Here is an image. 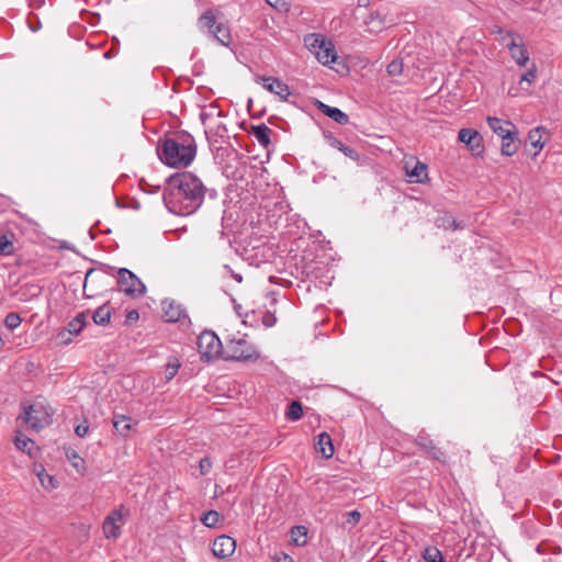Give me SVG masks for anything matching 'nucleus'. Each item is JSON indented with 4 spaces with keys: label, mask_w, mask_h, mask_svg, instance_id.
Segmentation results:
<instances>
[{
    "label": "nucleus",
    "mask_w": 562,
    "mask_h": 562,
    "mask_svg": "<svg viewBox=\"0 0 562 562\" xmlns=\"http://www.w3.org/2000/svg\"><path fill=\"white\" fill-rule=\"evenodd\" d=\"M204 195L202 181L191 172H182L167 179L162 199L171 213L186 216L202 205Z\"/></svg>",
    "instance_id": "obj_1"
},
{
    "label": "nucleus",
    "mask_w": 562,
    "mask_h": 562,
    "mask_svg": "<svg viewBox=\"0 0 562 562\" xmlns=\"http://www.w3.org/2000/svg\"><path fill=\"white\" fill-rule=\"evenodd\" d=\"M157 154L170 167H187L195 157L196 144L191 134L180 131L165 138L157 146Z\"/></svg>",
    "instance_id": "obj_2"
},
{
    "label": "nucleus",
    "mask_w": 562,
    "mask_h": 562,
    "mask_svg": "<svg viewBox=\"0 0 562 562\" xmlns=\"http://www.w3.org/2000/svg\"><path fill=\"white\" fill-rule=\"evenodd\" d=\"M260 357L257 348L243 337L226 340L223 359L228 361H256Z\"/></svg>",
    "instance_id": "obj_3"
},
{
    "label": "nucleus",
    "mask_w": 562,
    "mask_h": 562,
    "mask_svg": "<svg viewBox=\"0 0 562 562\" xmlns=\"http://www.w3.org/2000/svg\"><path fill=\"white\" fill-rule=\"evenodd\" d=\"M29 429L40 431L52 424L53 413L42 403L23 405V414L20 417Z\"/></svg>",
    "instance_id": "obj_4"
},
{
    "label": "nucleus",
    "mask_w": 562,
    "mask_h": 562,
    "mask_svg": "<svg viewBox=\"0 0 562 562\" xmlns=\"http://www.w3.org/2000/svg\"><path fill=\"white\" fill-rule=\"evenodd\" d=\"M198 350L204 361L215 360L224 356V348L214 331L204 330L198 337Z\"/></svg>",
    "instance_id": "obj_5"
},
{
    "label": "nucleus",
    "mask_w": 562,
    "mask_h": 562,
    "mask_svg": "<svg viewBox=\"0 0 562 562\" xmlns=\"http://www.w3.org/2000/svg\"><path fill=\"white\" fill-rule=\"evenodd\" d=\"M117 288L131 297H140L146 293V286L140 279L126 268L117 270Z\"/></svg>",
    "instance_id": "obj_6"
},
{
    "label": "nucleus",
    "mask_w": 562,
    "mask_h": 562,
    "mask_svg": "<svg viewBox=\"0 0 562 562\" xmlns=\"http://www.w3.org/2000/svg\"><path fill=\"white\" fill-rule=\"evenodd\" d=\"M459 142L465 144L474 156H482L484 153L483 137L473 128H461L458 134Z\"/></svg>",
    "instance_id": "obj_7"
},
{
    "label": "nucleus",
    "mask_w": 562,
    "mask_h": 562,
    "mask_svg": "<svg viewBox=\"0 0 562 562\" xmlns=\"http://www.w3.org/2000/svg\"><path fill=\"white\" fill-rule=\"evenodd\" d=\"M509 40L506 43V47L508 48L512 58L519 65L525 66L527 61L529 60V54L527 49L524 47V44L521 41L518 43L516 40L519 38L515 33L507 32L506 35L503 37V42H506V40Z\"/></svg>",
    "instance_id": "obj_8"
},
{
    "label": "nucleus",
    "mask_w": 562,
    "mask_h": 562,
    "mask_svg": "<svg viewBox=\"0 0 562 562\" xmlns=\"http://www.w3.org/2000/svg\"><path fill=\"white\" fill-rule=\"evenodd\" d=\"M255 80L257 83L262 85L269 92L280 97L283 101L290 95L289 86L276 77L257 76Z\"/></svg>",
    "instance_id": "obj_9"
},
{
    "label": "nucleus",
    "mask_w": 562,
    "mask_h": 562,
    "mask_svg": "<svg viewBox=\"0 0 562 562\" xmlns=\"http://www.w3.org/2000/svg\"><path fill=\"white\" fill-rule=\"evenodd\" d=\"M414 443L423 449L427 453L428 458L439 461L440 463L447 462L446 453L434 443L428 435L420 432L414 439Z\"/></svg>",
    "instance_id": "obj_10"
},
{
    "label": "nucleus",
    "mask_w": 562,
    "mask_h": 562,
    "mask_svg": "<svg viewBox=\"0 0 562 562\" xmlns=\"http://www.w3.org/2000/svg\"><path fill=\"white\" fill-rule=\"evenodd\" d=\"M87 325V315L85 312L79 313L75 318H72L67 327H65L58 334V338L63 344H68L71 341L72 336H77L81 333L83 327Z\"/></svg>",
    "instance_id": "obj_11"
},
{
    "label": "nucleus",
    "mask_w": 562,
    "mask_h": 562,
    "mask_svg": "<svg viewBox=\"0 0 562 562\" xmlns=\"http://www.w3.org/2000/svg\"><path fill=\"white\" fill-rule=\"evenodd\" d=\"M236 549L235 540L226 535L218 536L212 546V552L220 559H226L233 555Z\"/></svg>",
    "instance_id": "obj_12"
},
{
    "label": "nucleus",
    "mask_w": 562,
    "mask_h": 562,
    "mask_svg": "<svg viewBox=\"0 0 562 562\" xmlns=\"http://www.w3.org/2000/svg\"><path fill=\"white\" fill-rule=\"evenodd\" d=\"M162 317L166 322L176 323L186 317L184 308L175 300L166 299L161 302Z\"/></svg>",
    "instance_id": "obj_13"
},
{
    "label": "nucleus",
    "mask_w": 562,
    "mask_h": 562,
    "mask_svg": "<svg viewBox=\"0 0 562 562\" xmlns=\"http://www.w3.org/2000/svg\"><path fill=\"white\" fill-rule=\"evenodd\" d=\"M518 149V131L515 126L508 133L503 135L501 151L504 156H513Z\"/></svg>",
    "instance_id": "obj_14"
},
{
    "label": "nucleus",
    "mask_w": 562,
    "mask_h": 562,
    "mask_svg": "<svg viewBox=\"0 0 562 562\" xmlns=\"http://www.w3.org/2000/svg\"><path fill=\"white\" fill-rule=\"evenodd\" d=\"M317 109L325 114L326 116L334 120L336 123L340 125H346L349 123V116L339 110L338 108L329 106L321 101H317Z\"/></svg>",
    "instance_id": "obj_15"
},
{
    "label": "nucleus",
    "mask_w": 562,
    "mask_h": 562,
    "mask_svg": "<svg viewBox=\"0 0 562 562\" xmlns=\"http://www.w3.org/2000/svg\"><path fill=\"white\" fill-rule=\"evenodd\" d=\"M315 57L323 65L335 63L337 55L333 43L330 41H326L325 45L316 50Z\"/></svg>",
    "instance_id": "obj_16"
},
{
    "label": "nucleus",
    "mask_w": 562,
    "mask_h": 562,
    "mask_svg": "<svg viewBox=\"0 0 562 562\" xmlns=\"http://www.w3.org/2000/svg\"><path fill=\"white\" fill-rule=\"evenodd\" d=\"M316 449L325 459H330L334 456L333 440L327 432H322L317 436Z\"/></svg>",
    "instance_id": "obj_17"
},
{
    "label": "nucleus",
    "mask_w": 562,
    "mask_h": 562,
    "mask_svg": "<svg viewBox=\"0 0 562 562\" xmlns=\"http://www.w3.org/2000/svg\"><path fill=\"white\" fill-rule=\"evenodd\" d=\"M248 133L255 136L258 143L265 148H267L271 143L270 135L272 131L266 124L251 125Z\"/></svg>",
    "instance_id": "obj_18"
},
{
    "label": "nucleus",
    "mask_w": 562,
    "mask_h": 562,
    "mask_svg": "<svg viewBox=\"0 0 562 562\" xmlns=\"http://www.w3.org/2000/svg\"><path fill=\"white\" fill-rule=\"evenodd\" d=\"M405 170L411 182L424 183L425 179H427V166L420 161H416L412 169L406 165Z\"/></svg>",
    "instance_id": "obj_19"
},
{
    "label": "nucleus",
    "mask_w": 562,
    "mask_h": 562,
    "mask_svg": "<svg viewBox=\"0 0 562 562\" xmlns=\"http://www.w3.org/2000/svg\"><path fill=\"white\" fill-rule=\"evenodd\" d=\"M486 121L490 128L501 138H503L504 134L508 133L515 127V125L509 121H503L495 116H487Z\"/></svg>",
    "instance_id": "obj_20"
},
{
    "label": "nucleus",
    "mask_w": 562,
    "mask_h": 562,
    "mask_svg": "<svg viewBox=\"0 0 562 562\" xmlns=\"http://www.w3.org/2000/svg\"><path fill=\"white\" fill-rule=\"evenodd\" d=\"M326 138H327V142H328L329 146H331L333 148L338 149L345 156H347L348 158H350V159H352L355 161L359 160L360 155H359V153L355 148L345 145L340 139H338V138H336L334 136H327Z\"/></svg>",
    "instance_id": "obj_21"
},
{
    "label": "nucleus",
    "mask_w": 562,
    "mask_h": 562,
    "mask_svg": "<svg viewBox=\"0 0 562 562\" xmlns=\"http://www.w3.org/2000/svg\"><path fill=\"white\" fill-rule=\"evenodd\" d=\"M435 224L438 228L442 229H460L464 226L458 222L450 213L443 212L439 214L435 221Z\"/></svg>",
    "instance_id": "obj_22"
},
{
    "label": "nucleus",
    "mask_w": 562,
    "mask_h": 562,
    "mask_svg": "<svg viewBox=\"0 0 562 562\" xmlns=\"http://www.w3.org/2000/svg\"><path fill=\"white\" fill-rule=\"evenodd\" d=\"M210 35L223 46H228L231 44V31L225 23H218Z\"/></svg>",
    "instance_id": "obj_23"
},
{
    "label": "nucleus",
    "mask_w": 562,
    "mask_h": 562,
    "mask_svg": "<svg viewBox=\"0 0 562 562\" xmlns=\"http://www.w3.org/2000/svg\"><path fill=\"white\" fill-rule=\"evenodd\" d=\"M133 423L132 419L125 415H114L113 417V427L115 430L126 437L128 431L132 429Z\"/></svg>",
    "instance_id": "obj_24"
},
{
    "label": "nucleus",
    "mask_w": 562,
    "mask_h": 562,
    "mask_svg": "<svg viewBox=\"0 0 562 562\" xmlns=\"http://www.w3.org/2000/svg\"><path fill=\"white\" fill-rule=\"evenodd\" d=\"M34 445L35 443L33 440L27 438L22 432H18L15 440H14V446L18 450H20L22 452H26L30 457H33L34 456V453H33Z\"/></svg>",
    "instance_id": "obj_25"
},
{
    "label": "nucleus",
    "mask_w": 562,
    "mask_h": 562,
    "mask_svg": "<svg viewBox=\"0 0 562 562\" xmlns=\"http://www.w3.org/2000/svg\"><path fill=\"white\" fill-rule=\"evenodd\" d=\"M199 24L201 29H206L210 35L218 23H216V16L213 11L207 10L199 18Z\"/></svg>",
    "instance_id": "obj_26"
},
{
    "label": "nucleus",
    "mask_w": 562,
    "mask_h": 562,
    "mask_svg": "<svg viewBox=\"0 0 562 562\" xmlns=\"http://www.w3.org/2000/svg\"><path fill=\"white\" fill-rule=\"evenodd\" d=\"M291 539L295 546H304L307 542V528L305 526H294L291 529Z\"/></svg>",
    "instance_id": "obj_27"
},
{
    "label": "nucleus",
    "mask_w": 562,
    "mask_h": 562,
    "mask_svg": "<svg viewBox=\"0 0 562 562\" xmlns=\"http://www.w3.org/2000/svg\"><path fill=\"white\" fill-rule=\"evenodd\" d=\"M326 38L319 34H310L305 36V46L315 55L316 50L325 45Z\"/></svg>",
    "instance_id": "obj_28"
},
{
    "label": "nucleus",
    "mask_w": 562,
    "mask_h": 562,
    "mask_svg": "<svg viewBox=\"0 0 562 562\" xmlns=\"http://www.w3.org/2000/svg\"><path fill=\"white\" fill-rule=\"evenodd\" d=\"M110 318L111 312L106 305L98 307L92 314V319L97 325L104 326L110 322Z\"/></svg>",
    "instance_id": "obj_29"
},
{
    "label": "nucleus",
    "mask_w": 562,
    "mask_h": 562,
    "mask_svg": "<svg viewBox=\"0 0 562 562\" xmlns=\"http://www.w3.org/2000/svg\"><path fill=\"white\" fill-rule=\"evenodd\" d=\"M544 132V128L542 127H536L531 130L528 134V139L533 148H536V153H538L540 149H542L544 142L542 140V133Z\"/></svg>",
    "instance_id": "obj_30"
},
{
    "label": "nucleus",
    "mask_w": 562,
    "mask_h": 562,
    "mask_svg": "<svg viewBox=\"0 0 562 562\" xmlns=\"http://www.w3.org/2000/svg\"><path fill=\"white\" fill-rule=\"evenodd\" d=\"M426 562H446L441 551L437 547H427L423 552Z\"/></svg>",
    "instance_id": "obj_31"
},
{
    "label": "nucleus",
    "mask_w": 562,
    "mask_h": 562,
    "mask_svg": "<svg viewBox=\"0 0 562 562\" xmlns=\"http://www.w3.org/2000/svg\"><path fill=\"white\" fill-rule=\"evenodd\" d=\"M285 416L290 420H299L303 416V406L299 401H293L288 406Z\"/></svg>",
    "instance_id": "obj_32"
},
{
    "label": "nucleus",
    "mask_w": 562,
    "mask_h": 562,
    "mask_svg": "<svg viewBox=\"0 0 562 562\" xmlns=\"http://www.w3.org/2000/svg\"><path fill=\"white\" fill-rule=\"evenodd\" d=\"M103 532L108 539H116L121 535V527L116 522L105 519L103 522Z\"/></svg>",
    "instance_id": "obj_33"
},
{
    "label": "nucleus",
    "mask_w": 562,
    "mask_h": 562,
    "mask_svg": "<svg viewBox=\"0 0 562 562\" xmlns=\"http://www.w3.org/2000/svg\"><path fill=\"white\" fill-rule=\"evenodd\" d=\"M537 78V67L535 64H532V67L530 69H528L521 77H520V80H519V85L521 86V89L524 90H527L528 88H525L524 87V83H527L528 87L531 86V83L536 80Z\"/></svg>",
    "instance_id": "obj_34"
},
{
    "label": "nucleus",
    "mask_w": 562,
    "mask_h": 562,
    "mask_svg": "<svg viewBox=\"0 0 562 562\" xmlns=\"http://www.w3.org/2000/svg\"><path fill=\"white\" fill-rule=\"evenodd\" d=\"M67 456V459L71 462L72 467L78 471V472H83L85 471V460L75 451V450H71L70 452H67L66 453Z\"/></svg>",
    "instance_id": "obj_35"
},
{
    "label": "nucleus",
    "mask_w": 562,
    "mask_h": 562,
    "mask_svg": "<svg viewBox=\"0 0 562 562\" xmlns=\"http://www.w3.org/2000/svg\"><path fill=\"white\" fill-rule=\"evenodd\" d=\"M221 515L216 510H209L203 514L201 521L204 526L213 528L220 520Z\"/></svg>",
    "instance_id": "obj_36"
},
{
    "label": "nucleus",
    "mask_w": 562,
    "mask_h": 562,
    "mask_svg": "<svg viewBox=\"0 0 562 562\" xmlns=\"http://www.w3.org/2000/svg\"><path fill=\"white\" fill-rule=\"evenodd\" d=\"M36 474L41 481V484L45 488H54L55 487V479L52 475H49L48 473H46V471L43 467H41V470L37 471Z\"/></svg>",
    "instance_id": "obj_37"
},
{
    "label": "nucleus",
    "mask_w": 562,
    "mask_h": 562,
    "mask_svg": "<svg viewBox=\"0 0 562 562\" xmlns=\"http://www.w3.org/2000/svg\"><path fill=\"white\" fill-rule=\"evenodd\" d=\"M22 318L18 313L11 312L4 318V325L8 329L14 330L21 325Z\"/></svg>",
    "instance_id": "obj_38"
},
{
    "label": "nucleus",
    "mask_w": 562,
    "mask_h": 562,
    "mask_svg": "<svg viewBox=\"0 0 562 562\" xmlns=\"http://www.w3.org/2000/svg\"><path fill=\"white\" fill-rule=\"evenodd\" d=\"M386 71L390 76H400L403 72V61L400 59L392 60L387 65Z\"/></svg>",
    "instance_id": "obj_39"
},
{
    "label": "nucleus",
    "mask_w": 562,
    "mask_h": 562,
    "mask_svg": "<svg viewBox=\"0 0 562 562\" xmlns=\"http://www.w3.org/2000/svg\"><path fill=\"white\" fill-rule=\"evenodd\" d=\"M13 252L12 241L5 235H0V254L10 255Z\"/></svg>",
    "instance_id": "obj_40"
},
{
    "label": "nucleus",
    "mask_w": 562,
    "mask_h": 562,
    "mask_svg": "<svg viewBox=\"0 0 562 562\" xmlns=\"http://www.w3.org/2000/svg\"><path fill=\"white\" fill-rule=\"evenodd\" d=\"M211 468H212V461L210 458L205 457L200 460L199 469H200L201 475H206L211 471Z\"/></svg>",
    "instance_id": "obj_41"
},
{
    "label": "nucleus",
    "mask_w": 562,
    "mask_h": 562,
    "mask_svg": "<svg viewBox=\"0 0 562 562\" xmlns=\"http://www.w3.org/2000/svg\"><path fill=\"white\" fill-rule=\"evenodd\" d=\"M277 323V317L273 313L271 312H266L262 316V324L266 326V327H272L274 324Z\"/></svg>",
    "instance_id": "obj_42"
},
{
    "label": "nucleus",
    "mask_w": 562,
    "mask_h": 562,
    "mask_svg": "<svg viewBox=\"0 0 562 562\" xmlns=\"http://www.w3.org/2000/svg\"><path fill=\"white\" fill-rule=\"evenodd\" d=\"M361 518V514L358 510L347 513L346 521L352 526L357 525Z\"/></svg>",
    "instance_id": "obj_43"
},
{
    "label": "nucleus",
    "mask_w": 562,
    "mask_h": 562,
    "mask_svg": "<svg viewBox=\"0 0 562 562\" xmlns=\"http://www.w3.org/2000/svg\"><path fill=\"white\" fill-rule=\"evenodd\" d=\"M179 367H180L179 363H168L166 366V373H167L168 380L172 379L176 375Z\"/></svg>",
    "instance_id": "obj_44"
},
{
    "label": "nucleus",
    "mask_w": 562,
    "mask_h": 562,
    "mask_svg": "<svg viewBox=\"0 0 562 562\" xmlns=\"http://www.w3.org/2000/svg\"><path fill=\"white\" fill-rule=\"evenodd\" d=\"M271 7L277 8L278 10H286L288 1L286 0H266Z\"/></svg>",
    "instance_id": "obj_45"
},
{
    "label": "nucleus",
    "mask_w": 562,
    "mask_h": 562,
    "mask_svg": "<svg viewBox=\"0 0 562 562\" xmlns=\"http://www.w3.org/2000/svg\"><path fill=\"white\" fill-rule=\"evenodd\" d=\"M89 431V425L87 424V422L82 423V424H79L76 428H75V432L78 437H85Z\"/></svg>",
    "instance_id": "obj_46"
},
{
    "label": "nucleus",
    "mask_w": 562,
    "mask_h": 562,
    "mask_svg": "<svg viewBox=\"0 0 562 562\" xmlns=\"http://www.w3.org/2000/svg\"><path fill=\"white\" fill-rule=\"evenodd\" d=\"M139 318V313L136 310H131L126 314V322H135Z\"/></svg>",
    "instance_id": "obj_47"
},
{
    "label": "nucleus",
    "mask_w": 562,
    "mask_h": 562,
    "mask_svg": "<svg viewBox=\"0 0 562 562\" xmlns=\"http://www.w3.org/2000/svg\"><path fill=\"white\" fill-rule=\"evenodd\" d=\"M122 518V514L120 510H113L105 519H110L113 522H116Z\"/></svg>",
    "instance_id": "obj_48"
},
{
    "label": "nucleus",
    "mask_w": 562,
    "mask_h": 562,
    "mask_svg": "<svg viewBox=\"0 0 562 562\" xmlns=\"http://www.w3.org/2000/svg\"><path fill=\"white\" fill-rule=\"evenodd\" d=\"M94 274H95L94 269L88 270V272L86 273V278H85V285H83L85 289L87 286L88 281L91 280L94 277Z\"/></svg>",
    "instance_id": "obj_49"
},
{
    "label": "nucleus",
    "mask_w": 562,
    "mask_h": 562,
    "mask_svg": "<svg viewBox=\"0 0 562 562\" xmlns=\"http://www.w3.org/2000/svg\"><path fill=\"white\" fill-rule=\"evenodd\" d=\"M212 115H213V113H211V112L202 111V112H201V114H200L201 122H202L203 124H205V123H206V120H207L209 117H211Z\"/></svg>",
    "instance_id": "obj_50"
},
{
    "label": "nucleus",
    "mask_w": 562,
    "mask_h": 562,
    "mask_svg": "<svg viewBox=\"0 0 562 562\" xmlns=\"http://www.w3.org/2000/svg\"><path fill=\"white\" fill-rule=\"evenodd\" d=\"M235 280L238 281V282H241L243 278L240 274H235L234 276Z\"/></svg>",
    "instance_id": "obj_51"
},
{
    "label": "nucleus",
    "mask_w": 562,
    "mask_h": 562,
    "mask_svg": "<svg viewBox=\"0 0 562 562\" xmlns=\"http://www.w3.org/2000/svg\"><path fill=\"white\" fill-rule=\"evenodd\" d=\"M160 189V186L155 187V189L151 192H157Z\"/></svg>",
    "instance_id": "obj_52"
},
{
    "label": "nucleus",
    "mask_w": 562,
    "mask_h": 562,
    "mask_svg": "<svg viewBox=\"0 0 562 562\" xmlns=\"http://www.w3.org/2000/svg\"><path fill=\"white\" fill-rule=\"evenodd\" d=\"M284 559H288L289 562H293L292 558H290L289 555H285Z\"/></svg>",
    "instance_id": "obj_53"
}]
</instances>
